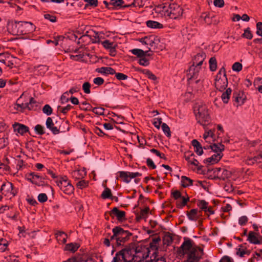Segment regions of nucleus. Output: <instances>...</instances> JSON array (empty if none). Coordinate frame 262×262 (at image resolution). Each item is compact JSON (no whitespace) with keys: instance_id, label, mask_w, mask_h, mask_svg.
I'll list each match as a JSON object with an SVG mask.
<instances>
[{"instance_id":"10","label":"nucleus","mask_w":262,"mask_h":262,"mask_svg":"<svg viewBox=\"0 0 262 262\" xmlns=\"http://www.w3.org/2000/svg\"><path fill=\"white\" fill-rule=\"evenodd\" d=\"M23 94L17 100V110L18 111L23 110L25 108L28 110H32L33 107V105L35 103L36 101L33 98L31 97L29 99V102L19 103L21 98H22Z\"/></svg>"},{"instance_id":"25","label":"nucleus","mask_w":262,"mask_h":262,"mask_svg":"<svg viewBox=\"0 0 262 262\" xmlns=\"http://www.w3.org/2000/svg\"><path fill=\"white\" fill-rule=\"evenodd\" d=\"M155 37L153 36H145L144 37L141 38L139 41L143 45H148L149 47H152L155 42Z\"/></svg>"},{"instance_id":"62","label":"nucleus","mask_w":262,"mask_h":262,"mask_svg":"<svg viewBox=\"0 0 262 262\" xmlns=\"http://www.w3.org/2000/svg\"><path fill=\"white\" fill-rule=\"evenodd\" d=\"M248 217L245 215H243L239 218L238 224L241 226H243L248 222Z\"/></svg>"},{"instance_id":"20","label":"nucleus","mask_w":262,"mask_h":262,"mask_svg":"<svg viewBox=\"0 0 262 262\" xmlns=\"http://www.w3.org/2000/svg\"><path fill=\"white\" fill-rule=\"evenodd\" d=\"M200 212L201 211H199L197 209H192L187 212L186 215L189 220L196 221L200 218Z\"/></svg>"},{"instance_id":"51","label":"nucleus","mask_w":262,"mask_h":262,"mask_svg":"<svg viewBox=\"0 0 262 262\" xmlns=\"http://www.w3.org/2000/svg\"><path fill=\"white\" fill-rule=\"evenodd\" d=\"M34 130L39 135H42L45 133L43 126L40 124L36 125L34 127Z\"/></svg>"},{"instance_id":"12","label":"nucleus","mask_w":262,"mask_h":262,"mask_svg":"<svg viewBox=\"0 0 262 262\" xmlns=\"http://www.w3.org/2000/svg\"><path fill=\"white\" fill-rule=\"evenodd\" d=\"M214 173H216L219 179L223 180L230 178L231 176L230 171L221 168H215Z\"/></svg>"},{"instance_id":"23","label":"nucleus","mask_w":262,"mask_h":262,"mask_svg":"<svg viewBox=\"0 0 262 262\" xmlns=\"http://www.w3.org/2000/svg\"><path fill=\"white\" fill-rule=\"evenodd\" d=\"M1 191H5L7 192V193H10L14 196L16 193V191L13 189V186L12 183L8 182L7 184H4L1 186Z\"/></svg>"},{"instance_id":"41","label":"nucleus","mask_w":262,"mask_h":262,"mask_svg":"<svg viewBox=\"0 0 262 262\" xmlns=\"http://www.w3.org/2000/svg\"><path fill=\"white\" fill-rule=\"evenodd\" d=\"M65 194L68 195H71L74 192V188L72 185L70 183L67 186H64L61 190Z\"/></svg>"},{"instance_id":"30","label":"nucleus","mask_w":262,"mask_h":262,"mask_svg":"<svg viewBox=\"0 0 262 262\" xmlns=\"http://www.w3.org/2000/svg\"><path fill=\"white\" fill-rule=\"evenodd\" d=\"M182 186L184 187H187L192 185L193 181L186 176H182L181 178Z\"/></svg>"},{"instance_id":"9","label":"nucleus","mask_w":262,"mask_h":262,"mask_svg":"<svg viewBox=\"0 0 262 262\" xmlns=\"http://www.w3.org/2000/svg\"><path fill=\"white\" fill-rule=\"evenodd\" d=\"M247 241L249 243L254 245H260L262 244V236L259 232L250 231L247 235Z\"/></svg>"},{"instance_id":"37","label":"nucleus","mask_w":262,"mask_h":262,"mask_svg":"<svg viewBox=\"0 0 262 262\" xmlns=\"http://www.w3.org/2000/svg\"><path fill=\"white\" fill-rule=\"evenodd\" d=\"M149 210V208L148 207H145L144 209H141L140 213L137 216V219L141 220L146 218L147 217Z\"/></svg>"},{"instance_id":"43","label":"nucleus","mask_w":262,"mask_h":262,"mask_svg":"<svg viewBox=\"0 0 262 262\" xmlns=\"http://www.w3.org/2000/svg\"><path fill=\"white\" fill-rule=\"evenodd\" d=\"M257 158H256L255 156L252 157V156H248L245 159V163L249 165H252L254 164L255 163H258L257 160Z\"/></svg>"},{"instance_id":"34","label":"nucleus","mask_w":262,"mask_h":262,"mask_svg":"<svg viewBox=\"0 0 262 262\" xmlns=\"http://www.w3.org/2000/svg\"><path fill=\"white\" fill-rule=\"evenodd\" d=\"M130 52L134 55H136L138 57H142L143 56H145L146 53L148 52V51H146L144 52L143 50L139 49H134L130 50Z\"/></svg>"},{"instance_id":"56","label":"nucleus","mask_w":262,"mask_h":262,"mask_svg":"<svg viewBox=\"0 0 262 262\" xmlns=\"http://www.w3.org/2000/svg\"><path fill=\"white\" fill-rule=\"evenodd\" d=\"M69 96V93H68V92H66L62 94V95L61 96V97L60 98V100H61V103L63 104V103H65L68 102V101L70 99Z\"/></svg>"},{"instance_id":"33","label":"nucleus","mask_w":262,"mask_h":262,"mask_svg":"<svg viewBox=\"0 0 262 262\" xmlns=\"http://www.w3.org/2000/svg\"><path fill=\"white\" fill-rule=\"evenodd\" d=\"M233 97L235 99V101L238 103V105H242L244 103L245 97L243 93L238 94L234 93Z\"/></svg>"},{"instance_id":"38","label":"nucleus","mask_w":262,"mask_h":262,"mask_svg":"<svg viewBox=\"0 0 262 262\" xmlns=\"http://www.w3.org/2000/svg\"><path fill=\"white\" fill-rule=\"evenodd\" d=\"M101 198L103 199H111L113 200L112 192L110 188L105 187L101 194Z\"/></svg>"},{"instance_id":"46","label":"nucleus","mask_w":262,"mask_h":262,"mask_svg":"<svg viewBox=\"0 0 262 262\" xmlns=\"http://www.w3.org/2000/svg\"><path fill=\"white\" fill-rule=\"evenodd\" d=\"M172 242V237L169 233H166L163 237V242L164 244L169 245Z\"/></svg>"},{"instance_id":"5","label":"nucleus","mask_w":262,"mask_h":262,"mask_svg":"<svg viewBox=\"0 0 262 262\" xmlns=\"http://www.w3.org/2000/svg\"><path fill=\"white\" fill-rule=\"evenodd\" d=\"M149 250L145 247L135 248L134 262H153L151 257L148 256Z\"/></svg>"},{"instance_id":"15","label":"nucleus","mask_w":262,"mask_h":262,"mask_svg":"<svg viewBox=\"0 0 262 262\" xmlns=\"http://www.w3.org/2000/svg\"><path fill=\"white\" fill-rule=\"evenodd\" d=\"M14 131L21 135H24L25 133L29 132V127L23 124L15 123L13 125Z\"/></svg>"},{"instance_id":"19","label":"nucleus","mask_w":262,"mask_h":262,"mask_svg":"<svg viewBox=\"0 0 262 262\" xmlns=\"http://www.w3.org/2000/svg\"><path fill=\"white\" fill-rule=\"evenodd\" d=\"M223 156V154H215L211 157L205 159L204 162L205 163L212 165L217 163Z\"/></svg>"},{"instance_id":"3","label":"nucleus","mask_w":262,"mask_h":262,"mask_svg":"<svg viewBox=\"0 0 262 262\" xmlns=\"http://www.w3.org/2000/svg\"><path fill=\"white\" fill-rule=\"evenodd\" d=\"M113 235L111 236L112 245L120 246L128 242L132 234L120 227H115L112 230Z\"/></svg>"},{"instance_id":"53","label":"nucleus","mask_w":262,"mask_h":262,"mask_svg":"<svg viewBox=\"0 0 262 262\" xmlns=\"http://www.w3.org/2000/svg\"><path fill=\"white\" fill-rule=\"evenodd\" d=\"M243 36L248 39H251L252 38L253 35L249 28H247L244 30V33L243 34Z\"/></svg>"},{"instance_id":"8","label":"nucleus","mask_w":262,"mask_h":262,"mask_svg":"<svg viewBox=\"0 0 262 262\" xmlns=\"http://www.w3.org/2000/svg\"><path fill=\"white\" fill-rule=\"evenodd\" d=\"M121 250L124 257V262H134L135 248L134 245Z\"/></svg>"},{"instance_id":"58","label":"nucleus","mask_w":262,"mask_h":262,"mask_svg":"<svg viewBox=\"0 0 262 262\" xmlns=\"http://www.w3.org/2000/svg\"><path fill=\"white\" fill-rule=\"evenodd\" d=\"M92 111L97 115H102L104 114V109L102 107H94Z\"/></svg>"},{"instance_id":"28","label":"nucleus","mask_w":262,"mask_h":262,"mask_svg":"<svg viewBox=\"0 0 262 262\" xmlns=\"http://www.w3.org/2000/svg\"><path fill=\"white\" fill-rule=\"evenodd\" d=\"M191 144L194 147V151L199 156H201L203 154V147L200 143L196 140L194 139L191 141Z\"/></svg>"},{"instance_id":"36","label":"nucleus","mask_w":262,"mask_h":262,"mask_svg":"<svg viewBox=\"0 0 262 262\" xmlns=\"http://www.w3.org/2000/svg\"><path fill=\"white\" fill-rule=\"evenodd\" d=\"M231 92V89L230 88H228L222 94L221 98L224 103H227L228 102Z\"/></svg>"},{"instance_id":"11","label":"nucleus","mask_w":262,"mask_h":262,"mask_svg":"<svg viewBox=\"0 0 262 262\" xmlns=\"http://www.w3.org/2000/svg\"><path fill=\"white\" fill-rule=\"evenodd\" d=\"M119 177L125 182L129 183L132 179L139 177L141 174L138 172L119 171Z\"/></svg>"},{"instance_id":"31","label":"nucleus","mask_w":262,"mask_h":262,"mask_svg":"<svg viewBox=\"0 0 262 262\" xmlns=\"http://www.w3.org/2000/svg\"><path fill=\"white\" fill-rule=\"evenodd\" d=\"M79 247V245L78 244L75 243H71L67 244L65 246L64 250L69 251L72 252H75L77 250Z\"/></svg>"},{"instance_id":"49","label":"nucleus","mask_w":262,"mask_h":262,"mask_svg":"<svg viewBox=\"0 0 262 262\" xmlns=\"http://www.w3.org/2000/svg\"><path fill=\"white\" fill-rule=\"evenodd\" d=\"M10 58V55L6 53L2 52L0 54V62L4 63Z\"/></svg>"},{"instance_id":"16","label":"nucleus","mask_w":262,"mask_h":262,"mask_svg":"<svg viewBox=\"0 0 262 262\" xmlns=\"http://www.w3.org/2000/svg\"><path fill=\"white\" fill-rule=\"evenodd\" d=\"M184 158L188 165H193L196 167L199 166V162L195 158V155L193 153L186 152L184 155Z\"/></svg>"},{"instance_id":"4","label":"nucleus","mask_w":262,"mask_h":262,"mask_svg":"<svg viewBox=\"0 0 262 262\" xmlns=\"http://www.w3.org/2000/svg\"><path fill=\"white\" fill-rule=\"evenodd\" d=\"M193 108L196 119L199 123L203 126H205L210 122V117L207 107L205 104L195 103Z\"/></svg>"},{"instance_id":"32","label":"nucleus","mask_w":262,"mask_h":262,"mask_svg":"<svg viewBox=\"0 0 262 262\" xmlns=\"http://www.w3.org/2000/svg\"><path fill=\"white\" fill-rule=\"evenodd\" d=\"M103 46L106 49H110L111 52H115V47L113 42L106 40L102 42Z\"/></svg>"},{"instance_id":"55","label":"nucleus","mask_w":262,"mask_h":262,"mask_svg":"<svg viewBox=\"0 0 262 262\" xmlns=\"http://www.w3.org/2000/svg\"><path fill=\"white\" fill-rule=\"evenodd\" d=\"M90 88L91 84L88 82H84L82 85V89L86 94H90L91 93Z\"/></svg>"},{"instance_id":"59","label":"nucleus","mask_w":262,"mask_h":262,"mask_svg":"<svg viewBox=\"0 0 262 262\" xmlns=\"http://www.w3.org/2000/svg\"><path fill=\"white\" fill-rule=\"evenodd\" d=\"M115 77L119 80H124L127 79L128 76L122 73H116L115 72Z\"/></svg>"},{"instance_id":"47","label":"nucleus","mask_w":262,"mask_h":262,"mask_svg":"<svg viewBox=\"0 0 262 262\" xmlns=\"http://www.w3.org/2000/svg\"><path fill=\"white\" fill-rule=\"evenodd\" d=\"M29 176L30 178H28V179L30 180L32 183L36 184L37 179H41V177L40 176L35 174L34 172H32L29 174Z\"/></svg>"},{"instance_id":"7","label":"nucleus","mask_w":262,"mask_h":262,"mask_svg":"<svg viewBox=\"0 0 262 262\" xmlns=\"http://www.w3.org/2000/svg\"><path fill=\"white\" fill-rule=\"evenodd\" d=\"M167 14L172 19H177L183 14L182 8L178 4L172 3L169 4L168 8L165 9Z\"/></svg>"},{"instance_id":"54","label":"nucleus","mask_w":262,"mask_h":262,"mask_svg":"<svg viewBox=\"0 0 262 262\" xmlns=\"http://www.w3.org/2000/svg\"><path fill=\"white\" fill-rule=\"evenodd\" d=\"M92 106L91 104L87 103L86 101H84L81 103L80 108L84 111H90L91 110Z\"/></svg>"},{"instance_id":"26","label":"nucleus","mask_w":262,"mask_h":262,"mask_svg":"<svg viewBox=\"0 0 262 262\" xmlns=\"http://www.w3.org/2000/svg\"><path fill=\"white\" fill-rule=\"evenodd\" d=\"M72 177L75 180L82 179L86 176V172L85 170L83 169H77L74 170L71 173Z\"/></svg>"},{"instance_id":"40","label":"nucleus","mask_w":262,"mask_h":262,"mask_svg":"<svg viewBox=\"0 0 262 262\" xmlns=\"http://www.w3.org/2000/svg\"><path fill=\"white\" fill-rule=\"evenodd\" d=\"M124 3L123 0H111V4L112 6L114 7H123L126 8L128 7V5H123Z\"/></svg>"},{"instance_id":"60","label":"nucleus","mask_w":262,"mask_h":262,"mask_svg":"<svg viewBox=\"0 0 262 262\" xmlns=\"http://www.w3.org/2000/svg\"><path fill=\"white\" fill-rule=\"evenodd\" d=\"M139 63L143 66H147L149 64V60L145 57V56H143L140 57L139 60Z\"/></svg>"},{"instance_id":"2","label":"nucleus","mask_w":262,"mask_h":262,"mask_svg":"<svg viewBox=\"0 0 262 262\" xmlns=\"http://www.w3.org/2000/svg\"><path fill=\"white\" fill-rule=\"evenodd\" d=\"M8 29L12 34L19 35L34 31L35 26L30 22L15 21L8 24Z\"/></svg>"},{"instance_id":"22","label":"nucleus","mask_w":262,"mask_h":262,"mask_svg":"<svg viewBox=\"0 0 262 262\" xmlns=\"http://www.w3.org/2000/svg\"><path fill=\"white\" fill-rule=\"evenodd\" d=\"M46 125L47 127L49 129L53 134L56 135L59 133V130L56 126H54V124L51 118L48 117L47 119Z\"/></svg>"},{"instance_id":"64","label":"nucleus","mask_w":262,"mask_h":262,"mask_svg":"<svg viewBox=\"0 0 262 262\" xmlns=\"http://www.w3.org/2000/svg\"><path fill=\"white\" fill-rule=\"evenodd\" d=\"M255 156L257 158V160L258 163L262 161V144L260 146L259 151Z\"/></svg>"},{"instance_id":"6","label":"nucleus","mask_w":262,"mask_h":262,"mask_svg":"<svg viewBox=\"0 0 262 262\" xmlns=\"http://www.w3.org/2000/svg\"><path fill=\"white\" fill-rule=\"evenodd\" d=\"M214 84L216 89L220 91H223L227 88L228 80L224 68L223 67L220 69L216 76Z\"/></svg>"},{"instance_id":"50","label":"nucleus","mask_w":262,"mask_h":262,"mask_svg":"<svg viewBox=\"0 0 262 262\" xmlns=\"http://www.w3.org/2000/svg\"><path fill=\"white\" fill-rule=\"evenodd\" d=\"M42 112L48 116L52 114L53 110L49 104H46L42 108Z\"/></svg>"},{"instance_id":"17","label":"nucleus","mask_w":262,"mask_h":262,"mask_svg":"<svg viewBox=\"0 0 262 262\" xmlns=\"http://www.w3.org/2000/svg\"><path fill=\"white\" fill-rule=\"evenodd\" d=\"M206 57V54L204 52H201L194 56L192 64L201 67Z\"/></svg>"},{"instance_id":"14","label":"nucleus","mask_w":262,"mask_h":262,"mask_svg":"<svg viewBox=\"0 0 262 262\" xmlns=\"http://www.w3.org/2000/svg\"><path fill=\"white\" fill-rule=\"evenodd\" d=\"M110 215L113 217H116L118 221H122L125 219V212L119 210L117 207H114L110 212Z\"/></svg>"},{"instance_id":"21","label":"nucleus","mask_w":262,"mask_h":262,"mask_svg":"<svg viewBox=\"0 0 262 262\" xmlns=\"http://www.w3.org/2000/svg\"><path fill=\"white\" fill-rule=\"evenodd\" d=\"M204 149L210 148L216 154H223L222 152L224 150L225 146L221 143H214L213 144L210 145L208 147H204Z\"/></svg>"},{"instance_id":"29","label":"nucleus","mask_w":262,"mask_h":262,"mask_svg":"<svg viewBox=\"0 0 262 262\" xmlns=\"http://www.w3.org/2000/svg\"><path fill=\"white\" fill-rule=\"evenodd\" d=\"M55 236L59 243L63 244L66 243L68 235L64 232L57 231L55 233Z\"/></svg>"},{"instance_id":"39","label":"nucleus","mask_w":262,"mask_h":262,"mask_svg":"<svg viewBox=\"0 0 262 262\" xmlns=\"http://www.w3.org/2000/svg\"><path fill=\"white\" fill-rule=\"evenodd\" d=\"M209 69L211 71H215L217 69V61L214 57H212L209 60Z\"/></svg>"},{"instance_id":"52","label":"nucleus","mask_w":262,"mask_h":262,"mask_svg":"<svg viewBox=\"0 0 262 262\" xmlns=\"http://www.w3.org/2000/svg\"><path fill=\"white\" fill-rule=\"evenodd\" d=\"M89 182L88 181L85 180H80L78 181L77 184V187L81 189H82L88 186Z\"/></svg>"},{"instance_id":"45","label":"nucleus","mask_w":262,"mask_h":262,"mask_svg":"<svg viewBox=\"0 0 262 262\" xmlns=\"http://www.w3.org/2000/svg\"><path fill=\"white\" fill-rule=\"evenodd\" d=\"M197 205L202 210L205 211L208 206V203L204 200H200L198 202Z\"/></svg>"},{"instance_id":"27","label":"nucleus","mask_w":262,"mask_h":262,"mask_svg":"<svg viewBox=\"0 0 262 262\" xmlns=\"http://www.w3.org/2000/svg\"><path fill=\"white\" fill-rule=\"evenodd\" d=\"M96 71L103 75H113L115 74V70L111 67H101L100 68L96 69Z\"/></svg>"},{"instance_id":"35","label":"nucleus","mask_w":262,"mask_h":262,"mask_svg":"<svg viewBox=\"0 0 262 262\" xmlns=\"http://www.w3.org/2000/svg\"><path fill=\"white\" fill-rule=\"evenodd\" d=\"M146 25L148 27L150 28H162L163 26L157 21L153 20H148L146 21Z\"/></svg>"},{"instance_id":"48","label":"nucleus","mask_w":262,"mask_h":262,"mask_svg":"<svg viewBox=\"0 0 262 262\" xmlns=\"http://www.w3.org/2000/svg\"><path fill=\"white\" fill-rule=\"evenodd\" d=\"M162 129L164 133V134L168 137H169L171 136V133L170 130V128L169 126L165 123H163L161 125Z\"/></svg>"},{"instance_id":"63","label":"nucleus","mask_w":262,"mask_h":262,"mask_svg":"<svg viewBox=\"0 0 262 262\" xmlns=\"http://www.w3.org/2000/svg\"><path fill=\"white\" fill-rule=\"evenodd\" d=\"M256 34L260 36H262V23L258 22L256 24Z\"/></svg>"},{"instance_id":"57","label":"nucleus","mask_w":262,"mask_h":262,"mask_svg":"<svg viewBox=\"0 0 262 262\" xmlns=\"http://www.w3.org/2000/svg\"><path fill=\"white\" fill-rule=\"evenodd\" d=\"M243 66L239 62H235L232 66V70L234 71L239 72L242 70Z\"/></svg>"},{"instance_id":"13","label":"nucleus","mask_w":262,"mask_h":262,"mask_svg":"<svg viewBox=\"0 0 262 262\" xmlns=\"http://www.w3.org/2000/svg\"><path fill=\"white\" fill-rule=\"evenodd\" d=\"M251 252V251L246 247V244H241L236 248V254L240 257H244L246 255L249 256Z\"/></svg>"},{"instance_id":"18","label":"nucleus","mask_w":262,"mask_h":262,"mask_svg":"<svg viewBox=\"0 0 262 262\" xmlns=\"http://www.w3.org/2000/svg\"><path fill=\"white\" fill-rule=\"evenodd\" d=\"M201 69V66H198L192 64L189 68L188 75L190 76V79H195L197 78L198 73Z\"/></svg>"},{"instance_id":"44","label":"nucleus","mask_w":262,"mask_h":262,"mask_svg":"<svg viewBox=\"0 0 262 262\" xmlns=\"http://www.w3.org/2000/svg\"><path fill=\"white\" fill-rule=\"evenodd\" d=\"M203 138L204 139H209L210 138L212 140H214V130L210 129L206 131L203 135Z\"/></svg>"},{"instance_id":"24","label":"nucleus","mask_w":262,"mask_h":262,"mask_svg":"<svg viewBox=\"0 0 262 262\" xmlns=\"http://www.w3.org/2000/svg\"><path fill=\"white\" fill-rule=\"evenodd\" d=\"M56 183L60 190L71 183L67 176L60 177L56 181Z\"/></svg>"},{"instance_id":"1","label":"nucleus","mask_w":262,"mask_h":262,"mask_svg":"<svg viewBox=\"0 0 262 262\" xmlns=\"http://www.w3.org/2000/svg\"><path fill=\"white\" fill-rule=\"evenodd\" d=\"M181 248L183 254L186 255V262H199L203 255V249L193 247L190 239L184 241Z\"/></svg>"},{"instance_id":"42","label":"nucleus","mask_w":262,"mask_h":262,"mask_svg":"<svg viewBox=\"0 0 262 262\" xmlns=\"http://www.w3.org/2000/svg\"><path fill=\"white\" fill-rule=\"evenodd\" d=\"M122 250L117 252L114 257L112 262H122L124 261V257L123 256Z\"/></svg>"},{"instance_id":"61","label":"nucleus","mask_w":262,"mask_h":262,"mask_svg":"<svg viewBox=\"0 0 262 262\" xmlns=\"http://www.w3.org/2000/svg\"><path fill=\"white\" fill-rule=\"evenodd\" d=\"M150 152L155 154L157 156L159 157L161 159H166L165 156L164 154L161 153L159 150L152 148L150 150Z\"/></svg>"}]
</instances>
